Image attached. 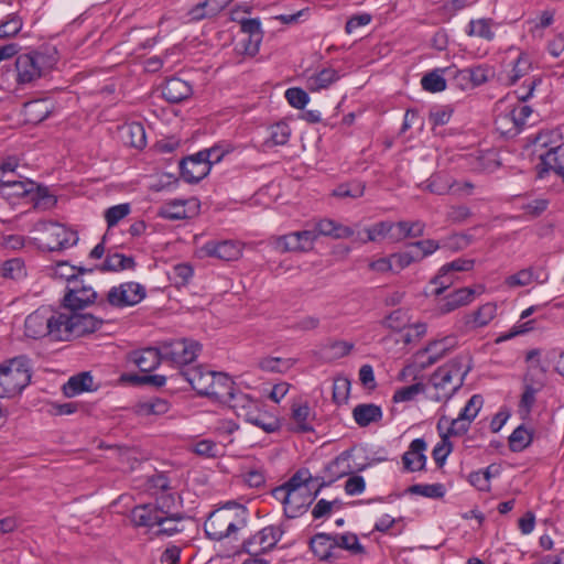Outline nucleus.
<instances>
[{
    "mask_svg": "<svg viewBox=\"0 0 564 564\" xmlns=\"http://www.w3.org/2000/svg\"><path fill=\"white\" fill-rule=\"evenodd\" d=\"M411 494L420 495L427 498H442L445 495V488L442 484L431 485H413L409 488Z\"/></svg>",
    "mask_w": 564,
    "mask_h": 564,
    "instance_id": "6e6d98bb",
    "label": "nucleus"
},
{
    "mask_svg": "<svg viewBox=\"0 0 564 564\" xmlns=\"http://www.w3.org/2000/svg\"><path fill=\"white\" fill-rule=\"evenodd\" d=\"M445 267L442 265L438 270V273L431 280V284H434L436 288L434 290L435 295H441L445 290H447L455 282V276L449 271H444Z\"/></svg>",
    "mask_w": 564,
    "mask_h": 564,
    "instance_id": "bf43d9fd",
    "label": "nucleus"
},
{
    "mask_svg": "<svg viewBox=\"0 0 564 564\" xmlns=\"http://www.w3.org/2000/svg\"><path fill=\"white\" fill-rule=\"evenodd\" d=\"M463 75L468 76L470 80V87L480 86L489 80L494 76L491 67L487 65H477L463 69Z\"/></svg>",
    "mask_w": 564,
    "mask_h": 564,
    "instance_id": "c03bdc74",
    "label": "nucleus"
},
{
    "mask_svg": "<svg viewBox=\"0 0 564 564\" xmlns=\"http://www.w3.org/2000/svg\"><path fill=\"white\" fill-rule=\"evenodd\" d=\"M475 297V291L470 288L458 289L440 300L437 310L441 314H447L456 308L469 304Z\"/></svg>",
    "mask_w": 564,
    "mask_h": 564,
    "instance_id": "a878e982",
    "label": "nucleus"
},
{
    "mask_svg": "<svg viewBox=\"0 0 564 564\" xmlns=\"http://www.w3.org/2000/svg\"><path fill=\"white\" fill-rule=\"evenodd\" d=\"M531 113L532 109L530 106L518 104L512 109L497 116L495 120L496 130L506 138L516 137L522 131Z\"/></svg>",
    "mask_w": 564,
    "mask_h": 564,
    "instance_id": "f8f14e48",
    "label": "nucleus"
},
{
    "mask_svg": "<svg viewBox=\"0 0 564 564\" xmlns=\"http://www.w3.org/2000/svg\"><path fill=\"white\" fill-rule=\"evenodd\" d=\"M192 94V86L178 77L169 78L162 86V96L171 104L181 102Z\"/></svg>",
    "mask_w": 564,
    "mask_h": 564,
    "instance_id": "393cba45",
    "label": "nucleus"
},
{
    "mask_svg": "<svg viewBox=\"0 0 564 564\" xmlns=\"http://www.w3.org/2000/svg\"><path fill=\"white\" fill-rule=\"evenodd\" d=\"M291 135V129L285 122H278L268 129V138L263 145L272 148L276 145H284L288 143Z\"/></svg>",
    "mask_w": 564,
    "mask_h": 564,
    "instance_id": "e433bc0d",
    "label": "nucleus"
},
{
    "mask_svg": "<svg viewBox=\"0 0 564 564\" xmlns=\"http://www.w3.org/2000/svg\"><path fill=\"white\" fill-rule=\"evenodd\" d=\"M97 292L84 283L83 280L73 281L72 286H67V292L63 299V305L69 311H80L95 303Z\"/></svg>",
    "mask_w": 564,
    "mask_h": 564,
    "instance_id": "2eb2a0df",
    "label": "nucleus"
},
{
    "mask_svg": "<svg viewBox=\"0 0 564 564\" xmlns=\"http://www.w3.org/2000/svg\"><path fill=\"white\" fill-rule=\"evenodd\" d=\"M91 272L93 270H85L84 268H77L69 265L67 262H59L54 269V275L67 281V286H72L73 281L78 280V275L84 272Z\"/></svg>",
    "mask_w": 564,
    "mask_h": 564,
    "instance_id": "de8ad7c7",
    "label": "nucleus"
},
{
    "mask_svg": "<svg viewBox=\"0 0 564 564\" xmlns=\"http://www.w3.org/2000/svg\"><path fill=\"white\" fill-rule=\"evenodd\" d=\"M531 69V62L527 54L521 53L516 59L513 67L509 75V84L517 83L520 78L529 74Z\"/></svg>",
    "mask_w": 564,
    "mask_h": 564,
    "instance_id": "8fccbe9b",
    "label": "nucleus"
},
{
    "mask_svg": "<svg viewBox=\"0 0 564 564\" xmlns=\"http://www.w3.org/2000/svg\"><path fill=\"white\" fill-rule=\"evenodd\" d=\"M30 359L13 357L0 365V398H13L20 394L31 381Z\"/></svg>",
    "mask_w": 564,
    "mask_h": 564,
    "instance_id": "39448f33",
    "label": "nucleus"
},
{
    "mask_svg": "<svg viewBox=\"0 0 564 564\" xmlns=\"http://www.w3.org/2000/svg\"><path fill=\"white\" fill-rule=\"evenodd\" d=\"M46 57L39 52L21 54L15 59L17 84L30 85L40 79L46 72Z\"/></svg>",
    "mask_w": 564,
    "mask_h": 564,
    "instance_id": "9d476101",
    "label": "nucleus"
},
{
    "mask_svg": "<svg viewBox=\"0 0 564 564\" xmlns=\"http://www.w3.org/2000/svg\"><path fill=\"white\" fill-rule=\"evenodd\" d=\"M246 513L245 508L239 513L226 509L216 510L205 521L204 531L210 540L221 541L247 527Z\"/></svg>",
    "mask_w": 564,
    "mask_h": 564,
    "instance_id": "0eeeda50",
    "label": "nucleus"
},
{
    "mask_svg": "<svg viewBox=\"0 0 564 564\" xmlns=\"http://www.w3.org/2000/svg\"><path fill=\"white\" fill-rule=\"evenodd\" d=\"M3 197L8 199L31 196L35 206H40L43 202L45 205L55 204L53 196L47 195L44 189L39 187L33 181L25 180H6L1 189Z\"/></svg>",
    "mask_w": 564,
    "mask_h": 564,
    "instance_id": "6e6552de",
    "label": "nucleus"
},
{
    "mask_svg": "<svg viewBox=\"0 0 564 564\" xmlns=\"http://www.w3.org/2000/svg\"><path fill=\"white\" fill-rule=\"evenodd\" d=\"M533 441V430L527 429L523 424L513 430L509 436V447L512 452H522Z\"/></svg>",
    "mask_w": 564,
    "mask_h": 564,
    "instance_id": "4c0bfd02",
    "label": "nucleus"
},
{
    "mask_svg": "<svg viewBox=\"0 0 564 564\" xmlns=\"http://www.w3.org/2000/svg\"><path fill=\"white\" fill-rule=\"evenodd\" d=\"M183 519L180 514L167 516L165 511H163L161 520L158 522V530L154 532L155 535H165L172 536L182 531L178 528V522Z\"/></svg>",
    "mask_w": 564,
    "mask_h": 564,
    "instance_id": "79ce46f5",
    "label": "nucleus"
},
{
    "mask_svg": "<svg viewBox=\"0 0 564 564\" xmlns=\"http://www.w3.org/2000/svg\"><path fill=\"white\" fill-rule=\"evenodd\" d=\"M130 360L142 371L150 372L163 361L160 345L158 347H149L133 351Z\"/></svg>",
    "mask_w": 564,
    "mask_h": 564,
    "instance_id": "b1692460",
    "label": "nucleus"
},
{
    "mask_svg": "<svg viewBox=\"0 0 564 564\" xmlns=\"http://www.w3.org/2000/svg\"><path fill=\"white\" fill-rule=\"evenodd\" d=\"M364 192L365 185L358 182H354L338 185L333 191V196L338 198H358L364 195Z\"/></svg>",
    "mask_w": 564,
    "mask_h": 564,
    "instance_id": "3c124183",
    "label": "nucleus"
},
{
    "mask_svg": "<svg viewBox=\"0 0 564 564\" xmlns=\"http://www.w3.org/2000/svg\"><path fill=\"white\" fill-rule=\"evenodd\" d=\"M147 291L137 282H126L112 286L107 294V302L115 307L133 306L145 297Z\"/></svg>",
    "mask_w": 564,
    "mask_h": 564,
    "instance_id": "4468645a",
    "label": "nucleus"
},
{
    "mask_svg": "<svg viewBox=\"0 0 564 564\" xmlns=\"http://www.w3.org/2000/svg\"><path fill=\"white\" fill-rule=\"evenodd\" d=\"M126 143L142 149L147 144L144 127L139 122H132L123 128Z\"/></svg>",
    "mask_w": 564,
    "mask_h": 564,
    "instance_id": "a19ab883",
    "label": "nucleus"
},
{
    "mask_svg": "<svg viewBox=\"0 0 564 564\" xmlns=\"http://www.w3.org/2000/svg\"><path fill=\"white\" fill-rule=\"evenodd\" d=\"M256 534L260 544H262L261 550L263 554H265L275 547L278 542L282 539L284 531L281 527L268 525Z\"/></svg>",
    "mask_w": 564,
    "mask_h": 564,
    "instance_id": "c9c22d12",
    "label": "nucleus"
},
{
    "mask_svg": "<svg viewBox=\"0 0 564 564\" xmlns=\"http://www.w3.org/2000/svg\"><path fill=\"white\" fill-rule=\"evenodd\" d=\"M453 445L449 442L448 434H443L440 443L435 445L432 452L433 459L438 467H442L451 454Z\"/></svg>",
    "mask_w": 564,
    "mask_h": 564,
    "instance_id": "052dcab7",
    "label": "nucleus"
},
{
    "mask_svg": "<svg viewBox=\"0 0 564 564\" xmlns=\"http://www.w3.org/2000/svg\"><path fill=\"white\" fill-rule=\"evenodd\" d=\"M470 423L471 422L469 420L462 417V415L458 414V416L453 420L445 416L441 417L437 423V427L441 429L443 424H448L449 426L445 434H448L449 437L465 434L468 431Z\"/></svg>",
    "mask_w": 564,
    "mask_h": 564,
    "instance_id": "49530a36",
    "label": "nucleus"
},
{
    "mask_svg": "<svg viewBox=\"0 0 564 564\" xmlns=\"http://www.w3.org/2000/svg\"><path fill=\"white\" fill-rule=\"evenodd\" d=\"M297 239L299 238H296L294 232L281 236L275 240V249L281 252L301 251V247Z\"/></svg>",
    "mask_w": 564,
    "mask_h": 564,
    "instance_id": "774afa93",
    "label": "nucleus"
},
{
    "mask_svg": "<svg viewBox=\"0 0 564 564\" xmlns=\"http://www.w3.org/2000/svg\"><path fill=\"white\" fill-rule=\"evenodd\" d=\"M497 315V305L488 302L476 311L463 317V325L466 330H475L487 326Z\"/></svg>",
    "mask_w": 564,
    "mask_h": 564,
    "instance_id": "a211bd4d",
    "label": "nucleus"
},
{
    "mask_svg": "<svg viewBox=\"0 0 564 564\" xmlns=\"http://www.w3.org/2000/svg\"><path fill=\"white\" fill-rule=\"evenodd\" d=\"M53 109V104L48 99H36L24 104L23 115L29 123L36 124L45 120Z\"/></svg>",
    "mask_w": 564,
    "mask_h": 564,
    "instance_id": "cd10ccee",
    "label": "nucleus"
},
{
    "mask_svg": "<svg viewBox=\"0 0 564 564\" xmlns=\"http://www.w3.org/2000/svg\"><path fill=\"white\" fill-rule=\"evenodd\" d=\"M350 392V381L345 377H338L333 382V400L337 404H343L348 400Z\"/></svg>",
    "mask_w": 564,
    "mask_h": 564,
    "instance_id": "4d7b16f0",
    "label": "nucleus"
},
{
    "mask_svg": "<svg viewBox=\"0 0 564 564\" xmlns=\"http://www.w3.org/2000/svg\"><path fill=\"white\" fill-rule=\"evenodd\" d=\"M178 378L188 382L199 395L213 398L219 402L224 398H228L231 386L235 384L228 375L209 370L204 366L181 369L171 376V379L174 380Z\"/></svg>",
    "mask_w": 564,
    "mask_h": 564,
    "instance_id": "f03ea898",
    "label": "nucleus"
},
{
    "mask_svg": "<svg viewBox=\"0 0 564 564\" xmlns=\"http://www.w3.org/2000/svg\"><path fill=\"white\" fill-rule=\"evenodd\" d=\"M394 223L380 221L367 228V239L364 242L377 241L378 239L388 237L393 241Z\"/></svg>",
    "mask_w": 564,
    "mask_h": 564,
    "instance_id": "a18cd8bd",
    "label": "nucleus"
},
{
    "mask_svg": "<svg viewBox=\"0 0 564 564\" xmlns=\"http://www.w3.org/2000/svg\"><path fill=\"white\" fill-rule=\"evenodd\" d=\"M202 251L208 257L225 261L237 260L241 254L239 245L231 240L208 241L202 247Z\"/></svg>",
    "mask_w": 564,
    "mask_h": 564,
    "instance_id": "412c9836",
    "label": "nucleus"
},
{
    "mask_svg": "<svg viewBox=\"0 0 564 564\" xmlns=\"http://www.w3.org/2000/svg\"><path fill=\"white\" fill-rule=\"evenodd\" d=\"M453 115V109L449 106L434 107L430 110L429 121L433 126L446 124Z\"/></svg>",
    "mask_w": 564,
    "mask_h": 564,
    "instance_id": "338daca9",
    "label": "nucleus"
},
{
    "mask_svg": "<svg viewBox=\"0 0 564 564\" xmlns=\"http://www.w3.org/2000/svg\"><path fill=\"white\" fill-rule=\"evenodd\" d=\"M314 482H319V478H313L307 468L299 469L286 482L291 491L311 492Z\"/></svg>",
    "mask_w": 564,
    "mask_h": 564,
    "instance_id": "72a5a7b5",
    "label": "nucleus"
},
{
    "mask_svg": "<svg viewBox=\"0 0 564 564\" xmlns=\"http://www.w3.org/2000/svg\"><path fill=\"white\" fill-rule=\"evenodd\" d=\"M424 230L425 224L421 220H401L394 223L393 241L422 237L424 235Z\"/></svg>",
    "mask_w": 564,
    "mask_h": 564,
    "instance_id": "2f4dec72",
    "label": "nucleus"
},
{
    "mask_svg": "<svg viewBox=\"0 0 564 564\" xmlns=\"http://www.w3.org/2000/svg\"><path fill=\"white\" fill-rule=\"evenodd\" d=\"M22 20L17 14H10L8 19L0 24V39L17 35L22 29Z\"/></svg>",
    "mask_w": 564,
    "mask_h": 564,
    "instance_id": "680f3d73",
    "label": "nucleus"
},
{
    "mask_svg": "<svg viewBox=\"0 0 564 564\" xmlns=\"http://www.w3.org/2000/svg\"><path fill=\"white\" fill-rule=\"evenodd\" d=\"M58 316H62V312H55L46 307L36 310L25 318V336L33 339L47 337L52 341H63V322Z\"/></svg>",
    "mask_w": 564,
    "mask_h": 564,
    "instance_id": "423d86ee",
    "label": "nucleus"
},
{
    "mask_svg": "<svg viewBox=\"0 0 564 564\" xmlns=\"http://www.w3.org/2000/svg\"><path fill=\"white\" fill-rule=\"evenodd\" d=\"M62 337L63 340H69L74 337H80L87 333L97 330L102 321L95 317L93 314L78 313L77 311H69L68 313L62 312Z\"/></svg>",
    "mask_w": 564,
    "mask_h": 564,
    "instance_id": "1a4fd4ad",
    "label": "nucleus"
},
{
    "mask_svg": "<svg viewBox=\"0 0 564 564\" xmlns=\"http://www.w3.org/2000/svg\"><path fill=\"white\" fill-rule=\"evenodd\" d=\"M350 458V452L345 451L340 455H338L335 459H333L326 467L325 473L327 474V479H322L317 488L315 490V496L318 495L319 490L333 484L337 479L341 478L343 476L350 473V466L348 464V460Z\"/></svg>",
    "mask_w": 564,
    "mask_h": 564,
    "instance_id": "6ab92c4d",
    "label": "nucleus"
},
{
    "mask_svg": "<svg viewBox=\"0 0 564 564\" xmlns=\"http://www.w3.org/2000/svg\"><path fill=\"white\" fill-rule=\"evenodd\" d=\"M491 26H492L491 19L470 20L468 23V26L466 29V34L468 36L480 37L486 41H492L495 39V33H494Z\"/></svg>",
    "mask_w": 564,
    "mask_h": 564,
    "instance_id": "ea45409f",
    "label": "nucleus"
},
{
    "mask_svg": "<svg viewBox=\"0 0 564 564\" xmlns=\"http://www.w3.org/2000/svg\"><path fill=\"white\" fill-rule=\"evenodd\" d=\"M529 140L540 159V163L536 165L538 177L543 178L550 171L555 172L560 162L558 153L564 152L561 130L558 128L543 129Z\"/></svg>",
    "mask_w": 564,
    "mask_h": 564,
    "instance_id": "7ed1b4c3",
    "label": "nucleus"
},
{
    "mask_svg": "<svg viewBox=\"0 0 564 564\" xmlns=\"http://www.w3.org/2000/svg\"><path fill=\"white\" fill-rule=\"evenodd\" d=\"M182 178L187 183H198L206 177L210 171L209 163L198 152L194 155L183 159L180 162Z\"/></svg>",
    "mask_w": 564,
    "mask_h": 564,
    "instance_id": "dca6fc26",
    "label": "nucleus"
},
{
    "mask_svg": "<svg viewBox=\"0 0 564 564\" xmlns=\"http://www.w3.org/2000/svg\"><path fill=\"white\" fill-rule=\"evenodd\" d=\"M310 549L319 560L328 563H335L341 558L336 554L334 534L316 533L310 540Z\"/></svg>",
    "mask_w": 564,
    "mask_h": 564,
    "instance_id": "f3484780",
    "label": "nucleus"
},
{
    "mask_svg": "<svg viewBox=\"0 0 564 564\" xmlns=\"http://www.w3.org/2000/svg\"><path fill=\"white\" fill-rule=\"evenodd\" d=\"M160 348L163 361H169L176 366H185L195 360L200 350V345L195 340L180 338L162 341Z\"/></svg>",
    "mask_w": 564,
    "mask_h": 564,
    "instance_id": "9b49d317",
    "label": "nucleus"
},
{
    "mask_svg": "<svg viewBox=\"0 0 564 564\" xmlns=\"http://www.w3.org/2000/svg\"><path fill=\"white\" fill-rule=\"evenodd\" d=\"M161 215L171 220H180L187 218V213L185 209V202L183 200H173L167 203L161 212Z\"/></svg>",
    "mask_w": 564,
    "mask_h": 564,
    "instance_id": "13d9d810",
    "label": "nucleus"
},
{
    "mask_svg": "<svg viewBox=\"0 0 564 564\" xmlns=\"http://www.w3.org/2000/svg\"><path fill=\"white\" fill-rule=\"evenodd\" d=\"M94 379L89 372H82L68 379L64 386V393L67 397H74L84 391L93 390Z\"/></svg>",
    "mask_w": 564,
    "mask_h": 564,
    "instance_id": "f704fd0d",
    "label": "nucleus"
},
{
    "mask_svg": "<svg viewBox=\"0 0 564 564\" xmlns=\"http://www.w3.org/2000/svg\"><path fill=\"white\" fill-rule=\"evenodd\" d=\"M426 443L423 438H415L410 443L409 449L402 456L403 467L408 471L424 469L426 464Z\"/></svg>",
    "mask_w": 564,
    "mask_h": 564,
    "instance_id": "aec40b11",
    "label": "nucleus"
},
{
    "mask_svg": "<svg viewBox=\"0 0 564 564\" xmlns=\"http://www.w3.org/2000/svg\"><path fill=\"white\" fill-rule=\"evenodd\" d=\"M316 498L315 492H302V491H291V494H288L286 496V503L283 507L284 514L289 519H295L303 513H305L313 502V500Z\"/></svg>",
    "mask_w": 564,
    "mask_h": 564,
    "instance_id": "5701e85b",
    "label": "nucleus"
},
{
    "mask_svg": "<svg viewBox=\"0 0 564 564\" xmlns=\"http://www.w3.org/2000/svg\"><path fill=\"white\" fill-rule=\"evenodd\" d=\"M77 241V234L59 224L46 225L42 238H40L41 247L48 251L72 247L76 245Z\"/></svg>",
    "mask_w": 564,
    "mask_h": 564,
    "instance_id": "ddd939ff",
    "label": "nucleus"
},
{
    "mask_svg": "<svg viewBox=\"0 0 564 564\" xmlns=\"http://www.w3.org/2000/svg\"><path fill=\"white\" fill-rule=\"evenodd\" d=\"M130 205L128 203L111 206L105 212V219L109 228L115 227L120 220L130 214Z\"/></svg>",
    "mask_w": 564,
    "mask_h": 564,
    "instance_id": "603ef678",
    "label": "nucleus"
},
{
    "mask_svg": "<svg viewBox=\"0 0 564 564\" xmlns=\"http://www.w3.org/2000/svg\"><path fill=\"white\" fill-rule=\"evenodd\" d=\"M24 263L19 258L7 260L2 264V275L10 279H19L24 275Z\"/></svg>",
    "mask_w": 564,
    "mask_h": 564,
    "instance_id": "69168bd1",
    "label": "nucleus"
},
{
    "mask_svg": "<svg viewBox=\"0 0 564 564\" xmlns=\"http://www.w3.org/2000/svg\"><path fill=\"white\" fill-rule=\"evenodd\" d=\"M135 267L134 259L121 253L108 254L105 259L101 270L102 271H120L133 269Z\"/></svg>",
    "mask_w": 564,
    "mask_h": 564,
    "instance_id": "37998d69",
    "label": "nucleus"
},
{
    "mask_svg": "<svg viewBox=\"0 0 564 564\" xmlns=\"http://www.w3.org/2000/svg\"><path fill=\"white\" fill-rule=\"evenodd\" d=\"M470 368L468 356H456L437 368L425 384L426 398L435 402L448 401L463 386Z\"/></svg>",
    "mask_w": 564,
    "mask_h": 564,
    "instance_id": "f257e3e1",
    "label": "nucleus"
},
{
    "mask_svg": "<svg viewBox=\"0 0 564 564\" xmlns=\"http://www.w3.org/2000/svg\"><path fill=\"white\" fill-rule=\"evenodd\" d=\"M352 416L359 426L365 427L380 421L382 419V410L379 405L372 403L358 404L352 410Z\"/></svg>",
    "mask_w": 564,
    "mask_h": 564,
    "instance_id": "7c9ffc66",
    "label": "nucleus"
},
{
    "mask_svg": "<svg viewBox=\"0 0 564 564\" xmlns=\"http://www.w3.org/2000/svg\"><path fill=\"white\" fill-rule=\"evenodd\" d=\"M422 88L430 93H440L446 89V80L440 70L425 74L421 79Z\"/></svg>",
    "mask_w": 564,
    "mask_h": 564,
    "instance_id": "09e8293b",
    "label": "nucleus"
},
{
    "mask_svg": "<svg viewBox=\"0 0 564 564\" xmlns=\"http://www.w3.org/2000/svg\"><path fill=\"white\" fill-rule=\"evenodd\" d=\"M419 393L426 395V387L424 383L417 382L397 390L393 394L394 402H406L413 400Z\"/></svg>",
    "mask_w": 564,
    "mask_h": 564,
    "instance_id": "864d4df0",
    "label": "nucleus"
},
{
    "mask_svg": "<svg viewBox=\"0 0 564 564\" xmlns=\"http://www.w3.org/2000/svg\"><path fill=\"white\" fill-rule=\"evenodd\" d=\"M457 185V181L447 174H433L424 186V189L436 195L452 194L453 186Z\"/></svg>",
    "mask_w": 564,
    "mask_h": 564,
    "instance_id": "473e14b6",
    "label": "nucleus"
},
{
    "mask_svg": "<svg viewBox=\"0 0 564 564\" xmlns=\"http://www.w3.org/2000/svg\"><path fill=\"white\" fill-rule=\"evenodd\" d=\"M455 345L454 337H444L438 340L431 341L426 347V351H430L437 360L443 358L447 351H449Z\"/></svg>",
    "mask_w": 564,
    "mask_h": 564,
    "instance_id": "5fc2aeb1",
    "label": "nucleus"
},
{
    "mask_svg": "<svg viewBox=\"0 0 564 564\" xmlns=\"http://www.w3.org/2000/svg\"><path fill=\"white\" fill-rule=\"evenodd\" d=\"M314 414L307 402H294L291 406V430L297 433L312 432Z\"/></svg>",
    "mask_w": 564,
    "mask_h": 564,
    "instance_id": "4be33fe9",
    "label": "nucleus"
},
{
    "mask_svg": "<svg viewBox=\"0 0 564 564\" xmlns=\"http://www.w3.org/2000/svg\"><path fill=\"white\" fill-rule=\"evenodd\" d=\"M334 541L336 554H339L340 556L341 551H347L354 556L364 555L366 553L365 546L359 542V539L355 533H335Z\"/></svg>",
    "mask_w": 564,
    "mask_h": 564,
    "instance_id": "c756f323",
    "label": "nucleus"
},
{
    "mask_svg": "<svg viewBox=\"0 0 564 564\" xmlns=\"http://www.w3.org/2000/svg\"><path fill=\"white\" fill-rule=\"evenodd\" d=\"M285 98L288 102L296 109H303L310 100V97L306 94V91L297 87L286 89Z\"/></svg>",
    "mask_w": 564,
    "mask_h": 564,
    "instance_id": "0e129e2a",
    "label": "nucleus"
},
{
    "mask_svg": "<svg viewBox=\"0 0 564 564\" xmlns=\"http://www.w3.org/2000/svg\"><path fill=\"white\" fill-rule=\"evenodd\" d=\"M164 510L154 505H140L132 509L131 521L138 527L153 529L161 520Z\"/></svg>",
    "mask_w": 564,
    "mask_h": 564,
    "instance_id": "bb28decb",
    "label": "nucleus"
},
{
    "mask_svg": "<svg viewBox=\"0 0 564 564\" xmlns=\"http://www.w3.org/2000/svg\"><path fill=\"white\" fill-rule=\"evenodd\" d=\"M259 367L269 372H282L291 367V362L279 357H264L259 361Z\"/></svg>",
    "mask_w": 564,
    "mask_h": 564,
    "instance_id": "e2e57ef3",
    "label": "nucleus"
},
{
    "mask_svg": "<svg viewBox=\"0 0 564 564\" xmlns=\"http://www.w3.org/2000/svg\"><path fill=\"white\" fill-rule=\"evenodd\" d=\"M221 402L227 403L237 416L261 427L267 433L274 432L278 429L276 421L268 417L261 410V402L247 393L236 392L235 384L231 386L228 398H224Z\"/></svg>",
    "mask_w": 564,
    "mask_h": 564,
    "instance_id": "20e7f679",
    "label": "nucleus"
},
{
    "mask_svg": "<svg viewBox=\"0 0 564 564\" xmlns=\"http://www.w3.org/2000/svg\"><path fill=\"white\" fill-rule=\"evenodd\" d=\"M314 230L318 236H327L334 239H346L354 236L352 228L328 218L318 220Z\"/></svg>",
    "mask_w": 564,
    "mask_h": 564,
    "instance_id": "c85d7f7f",
    "label": "nucleus"
},
{
    "mask_svg": "<svg viewBox=\"0 0 564 564\" xmlns=\"http://www.w3.org/2000/svg\"><path fill=\"white\" fill-rule=\"evenodd\" d=\"M339 79V74L334 68H324L317 74L311 76L307 80L311 90H321L328 88L333 83Z\"/></svg>",
    "mask_w": 564,
    "mask_h": 564,
    "instance_id": "58836bf2",
    "label": "nucleus"
}]
</instances>
